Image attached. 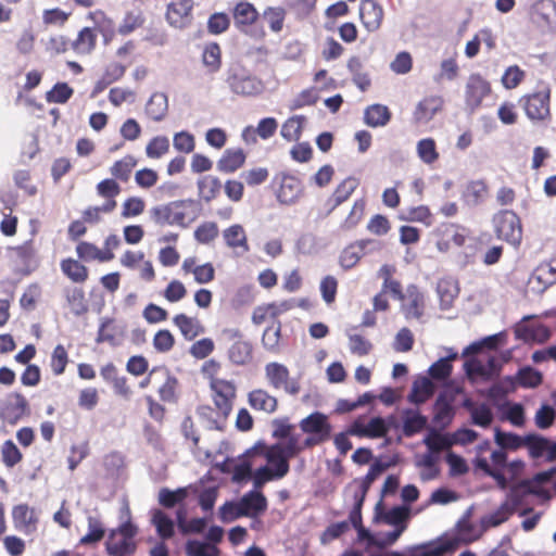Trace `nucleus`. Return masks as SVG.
I'll return each instance as SVG.
<instances>
[{"instance_id": "obj_1", "label": "nucleus", "mask_w": 556, "mask_h": 556, "mask_svg": "<svg viewBox=\"0 0 556 556\" xmlns=\"http://www.w3.org/2000/svg\"><path fill=\"white\" fill-rule=\"evenodd\" d=\"M153 220L160 225L188 227L198 216L197 205L192 200L174 201L151 210Z\"/></svg>"}, {"instance_id": "obj_2", "label": "nucleus", "mask_w": 556, "mask_h": 556, "mask_svg": "<svg viewBox=\"0 0 556 556\" xmlns=\"http://www.w3.org/2000/svg\"><path fill=\"white\" fill-rule=\"evenodd\" d=\"M138 527L132 521H123L110 530L105 542V549L110 556H131L137 549L136 535Z\"/></svg>"}, {"instance_id": "obj_3", "label": "nucleus", "mask_w": 556, "mask_h": 556, "mask_svg": "<svg viewBox=\"0 0 556 556\" xmlns=\"http://www.w3.org/2000/svg\"><path fill=\"white\" fill-rule=\"evenodd\" d=\"M225 81L232 93L241 97H256L264 90L263 81L239 64L228 67Z\"/></svg>"}, {"instance_id": "obj_4", "label": "nucleus", "mask_w": 556, "mask_h": 556, "mask_svg": "<svg viewBox=\"0 0 556 556\" xmlns=\"http://www.w3.org/2000/svg\"><path fill=\"white\" fill-rule=\"evenodd\" d=\"M265 379L274 390H283L287 394L298 395L301 387L298 379L290 377V371L281 363L270 362L264 367Z\"/></svg>"}, {"instance_id": "obj_5", "label": "nucleus", "mask_w": 556, "mask_h": 556, "mask_svg": "<svg viewBox=\"0 0 556 556\" xmlns=\"http://www.w3.org/2000/svg\"><path fill=\"white\" fill-rule=\"evenodd\" d=\"M491 463L484 457H476L473 465L476 468L482 470L486 476L491 477L501 490H506L508 486V478L503 472L507 464V453L502 448H496L491 452Z\"/></svg>"}, {"instance_id": "obj_6", "label": "nucleus", "mask_w": 556, "mask_h": 556, "mask_svg": "<svg viewBox=\"0 0 556 556\" xmlns=\"http://www.w3.org/2000/svg\"><path fill=\"white\" fill-rule=\"evenodd\" d=\"M493 223L498 239L515 247L521 242L522 228L516 213L508 210L501 211L494 216Z\"/></svg>"}, {"instance_id": "obj_7", "label": "nucleus", "mask_w": 556, "mask_h": 556, "mask_svg": "<svg viewBox=\"0 0 556 556\" xmlns=\"http://www.w3.org/2000/svg\"><path fill=\"white\" fill-rule=\"evenodd\" d=\"M514 513L515 511L508 506V504L503 502L496 510L484 515L480 519V528H481L480 531L469 534V533H467V531L471 530V526L459 525V534H460L462 539L467 542L475 541V540L479 539L481 536V534L483 532H485L486 530H489L490 528H495V527H498L502 523L506 522L510 518V516L514 515Z\"/></svg>"}, {"instance_id": "obj_8", "label": "nucleus", "mask_w": 556, "mask_h": 556, "mask_svg": "<svg viewBox=\"0 0 556 556\" xmlns=\"http://www.w3.org/2000/svg\"><path fill=\"white\" fill-rule=\"evenodd\" d=\"M525 111L530 119H544L549 114V88L542 86L532 94L523 97Z\"/></svg>"}, {"instance_id": "obj_9", "label": "nucleus", "mask_w": 556, "mask_h": 556, "mask_svg": "<svg viewBox=\"0 0 556 556\" xmlns=\"http://www.w3.org/2000/svg\"><path fill=\"white\" fill-rule=\"evenodd\" d=\"M491 92L490 83L479 74H471L466 83L465 102L470 110L480 106L483 99Z\"/></svg>"}, {"instance_id": "obj_10", "label": "nucleus", "mask_w": 556, "mask_h": 556, "mask_svg": "<svg viewBox=\"0 0 556 556\" xmlns=\"http://www.w3.org/2000/svg\"><path fill=\"white\" fill-rule=\"evenodd\" d=\"M464 368L471 380L478 377L489 380L500 374L501 362L494 356L488 357L485 362L480 358H470L464 364Z\"/></svg>"}, {"instance_id": "obj_11", "label": "nucleus", "mask_w": 556, "mask_h": 556, "mask_svg": "<svg viewBox=\"0 0 556 556\" xmlns=\"http://www.w3.org/2000/svg\"><path fill=\"white\" fill-rule=\"evenodd\" d=\"M192 0H174L167 5L166 20L175 28H186L192 23Z\"/></svg>"}, {"instance_id": "obj_12", "label": "nucleus", "mask_w": 556, "mask_h": 556, "mask_svg": "<svg viewBox=\"0 0 556 556\" xmlns=\"http://www.w3.org/2000/svg\"><path fill=\"white\" fill-rule=\"evenodd\" d=\"M530 319L532 316H525L516 324L514 327L516 338L525 342H545L551 336L549 329L542 324H531Z\"/></svg>"}, {"instance_id": "obj_13", "label": "nucleus", "mask_w": 556, "mask_h": 556, "mask_svg": "<svg viewBox=\"0 0 556 556\" xmlns=\"http://www.w3.org/2000/svg\"><path fill=\"white\" fill-rule=\"evenodd\" d=\"M12 520L14 528L24 534L28 535L37 530L38 515L27 504H18L12 508Z\"/></svg>"}, {"instance_id": "obj_14", "label": "nucleus", "mask_w": 556, "mask_h": 556, "mask_svg": "<svg viewBox=\"0 0 556 556\" xmlns=\"http://www.w3.org/2000/svg\"><path fill=\"white\" fill-rule=\"evenodd\" d=\"M389 431V427L381 417H374L367 425L364 424L363 419L357 418L348 429L351 435L366 437V438H381Z\"/></svg>"}, {"instance_id": "obj_15", "label": "nucleus", "mask_w": 556, "mask_h": 556, "mask_svg": "<svg viewBox=\"0 0 556 556\" xmlns=\"http://www.w3.org/2000/svg\"><path fill=\"white\" fill-rule=\"evenodd\" d=\"M359 18L366 30L374 33L381 26L383 9L375 0H362L359 4Z\"/></svg>"}, {"instance_id": "obj_16", "label": "nucleus", "mask_w": 556, "mask_h": 556, "mask_svg": "<svg viewBox=\"0 0 556 556\" xmlns=\"http://www.w3.org/2000/svg\"><path fill=\"white\" fill-rule=\"evenodd\" d=\"M508 492L506 494L505 503L516 511L519 506H521L526 500V497L530 494H540L541 490H539L535 485H532V481L523 479L518 482H514L507 486Z\"/></svg>"}, {"instance_id": "obj_17", "label": "nucleus", "mask_w": 556, "mask_h": 556, "mask_svg": "<svg viewBox=\"0 0 556 556\" xmlns=\"http://www.w3.org/2000/svg\"><path fill=\"white\" fill-rule=\"evenodd\" d=\"M27 406V401L23 395L12 393L0 407V417L4 421L14 425L26 414Z\"/></svg>"}, {"instance_id": "obj_18", "label": "nucleus", "mask_w": 556, "mask_h": 556, "mask_svg": "<svg viewBox=\"0 0 556 556\" xmlns=\"http://www.w3.org/2000/svg\"><path fill=\"white\" fill-rule=\"evenodd\" d=\"M403 300L402 309L406 319H419L424 315L425 298L416 286H408Z\"/></svg>"}, {"instance_id": "obj_19", "label": "nucleus", "mask_w": 556, "mask_h": 556, "mask_svg": "<svg viewBox=\"0 0 556 556\" xmlns=\"http://www.w3.org/2000/svg\"><path fill=\"white\" fill-rule=\"evenodd\" d=\"M303 192L301 181L294 176L285 175L281 178L279 190L277 191V200L281 204L291 205L298 202Z\"/></svg>"}, {"instance_id": "obj_20", "label": "nucleus", "mask_w": 556, "mask_h": 556, "mask_svg": "<svg viewBox=\"0 0 556 556\" xmlns=\"http://www.w3.org/2000/svg\"><path fill=\"white\" fill-rule=\"evenodd\" d=\"M443 99L439 96H430L422 99L416 106L414 118L417 123L426 124L442 109Z\"/></svg>"}, {"instance_id": "obj_21", "label": "nucleus", "mask_w": 556, "mask_h": 556, "mask_svg": "<svg viewBox=\"0 0 556 556\" xmlns=\"http://www.w3.org/2000/svg\"><path fill=\"white\" fill-rule=\"evenodd\" d=\"M300 426L303 432L309 434L329 438L331 433V426L327 420V416L318 412L304 418Z\"/></svg>"}, {"instance_id": "obj_22", "label": "nucleus", "mask_w": 556, "mask_h": 556, "mask_svg": "<svg viewBox=\"0 0 556 556\" xmlns=\"http://www.w3.org/2000/svg\"><path fill=\"white\" fill-rule=\"evenodd\" d=\"M249 404L256 410L273 414L277 409V399L264 389H255L249 393Z\"/></svg>"}, {"instance_id": "obj_23", "label": "nucleus", "mask_w": 556, "mask_h": 556, "mask_svg": "<svg viewBox=\"0 0 556 556\" xmlns=\"http://www.w3.org/2000/svg\"><path fill=\"white\" fill-rule=\"evenodd\" d=\"M242 513L247 517H256L267 508L266 497L257 491H250L240 498Z\"/></svg>"}, {"instance_id": "obj_24", "label": "nucleus", "mask_w": 556, "mask_h": 556, "mask_svg": "<svg viewBox=\"0 0 556 556\" xmlns=\"http://www.w3.org/2000/svg\"><path fill=\"white\" fill-rule=\"evenodd\" d=\"M446 352L445 356L439 358L429 367L428 374L431 379L444 381L450 378L453 369L451 363L457 358V353L453 349H446Z\"/></svg>"}, {"instance_id": "obj_25", "label": "nucleus", "mask_w": 556, "mask_h": 556, "mask_svg": "<svg viewBox=\"0 0 556 556\" xmlns=\"http://www.w3.org/2000/svg\"><path fill=\"white\" fill-rule=\"evenodd\" d=\"M173 323L178 327L182 337L191 341L199 334L204 332V328L200 320L195 317L187 316L186 314H178L174 317Z\"/></svg>"}, {"instance_id": "obj_26", "label": "nucleus", "mask_w": 556, "mask_h": 556, "mask_svg": "<svg viewBox=\"0 0 556 556\" xmlns=\"http://www.w3.org/2000/svg\"><path fill=\"white\" fill-rule=\"evenodd\" d=\"M245 162L242 149H227L217 162V169L223 173H233Z\"/></svg>"}, {"instance_id": "obj_27", "label": "nucleus", "mask_w": 556, "mask_h": 556, "mask_svg": "<svg viewBox=\"0 0 556 556\" xmlns=\"http://www.w3.org/2000/svg\"><path fill=\"white\" fill-rule=\"evenodd\" d=\"M368 244H370V241L362 240L346 247L340 255V265L344 269L354 267L366 254V247Z\"/></svg>"}, {"instance_id": "obj_28", "label": "nucleus", "mask_w": 556, "mask_h": 556, "mask_svg": "<svg viewBox=\"0 0 556 556\" xmlns=\"http://www.w3.org/2000/svg\"><path fill=\"white\" fill-rule=\"evenodd\" d=\"M264 455L269 464L268 467L277 478L281 479L289 472V459L281 454L279 448L271 445L265 450Z\"/></svg>"}, {"instance_id": "obj_29", "label": "nucleus", "mask_w": 556, "mask_h": 556, "mask_svg": "<svg viewBox=\"0 0 556 556\" xmlns=\"http://www.w3.org/2000/svg\"><path fill=\"white\" fill-rule=\"evenodd\" d=\"M168 110V99L167 96L163 92H154L146 104V113L147 115L155 121H162Z\"/></svg>"}, {"instance_id": "obj_30", "label": "nucleus", "mask_w": 556, "mask_h": 556, "mask_svg": "<svg viewBox=\"0 0 556 556\" xmlns=\"http://www.w3.org/2000/svg\"><path fill=\"white\" fill-rule=\"evenodd\" d=\"M66 304L75 316H80L88 311L85 292L78 287H67L64 289Z\"/></svg>"}, {"instance_id": "obj_31", "label": "nucleus", "mask_w": 556, "mask_h": 556, "mask_svg": "<svg viewBox=\"0 0 556 556\" xmlns=\"http://www.w3.org/2000/svg\"><path fill=\"white\" fill-rule=\"evenodd\" d=\"M434 389L435 387L430 378L419 377L414 381L408 397L413 403L420 404L432 396Z\"/></svg>"}, {"instance_id": "obj_32", "label": "nucleus", "mask_w": 556, "mask_h": 556, "mask_svg": "<svg viewBox=\"0 0 556 556\" xmlns=\"http://www.w3.org/2000/svg\"><path fill=\"white\" fill-rule=\"evenodd\" d=\"M391 118V113L386 105L372 104L369 105L364 113V121L370 127L386 126Z\"/></svg>"}, {"instance_id": "obj_33", "label": "nucleus", "mask_w": 556, "mask_h": 556, "mask_svg": "<svg viewBox=\"0 0 556 556\" xmlns=\"http://www.w3.org/2000/svg\"><path fill=\"white\" fill-rule=\"evenodd\" d=\"M202 64L208 74H215L222 66L220 47L215 42L205 45L202 52Z\"/></svg>"}, {"instance_id": "obj_34", "label": "nucleus", "mask_w": 556, "mask_h": 556, "mask_svg": "<svg viewBox=\"0 0 556 556\" xmlns=\"http://www.w3.org/2000/svg\"><path fill=\"white\" fill-rule=\"evenodd\" d=\"M464 406L469 410L473 425L486 428L493 421L492 409L485 405H475L471 401H465Z\"/></svg>"}, {"instance_id": "obj_35", "label": "nucleus", "mask_w": 556, "mask_h": 556, "mask_svg": "<svg viewBox=\"0 0 556 556\" xmlns=\"http://www.w3.org/2000/svg\"><path fill=\"white\" fill-rule=\"evenodd\" d=\"M151 522L155 527L156 533L163 540L169 539L174 534V521L161 509L151 510Z\"/></svg>"}, {"instance_id": "obj_36", "label": "nucleus", "mask_w": 556, "mask_h": 556, "mask_svg": "<svg viewBox=\"0 0 556 556\" xmlns=\"http://www.w3.org/2000/svg\"><path fill=\"white\" fill-rule=\"evenodd\" d=\"M198 415L202 424L207 429H224L227 417L222 416V413H219V410H217L216 408L206 405L200 406L198 408Z\"/></svg>"}, {"instance_id": "obj_37", "label": "nucleus", "mask_w": 556, "mask_h": 556, "mask_svg": "<svg viewBox=\"0 0 556 556\" xmlns=\"http://www.w3.org/2000/svg\"><path fill=\"white\" fill-rule=\"evenodd\" d=\"M223 237L226 244L231 249H241L242 253L249 251L247 235L241 225H232L224 230Z\"/></svg>"}, {"instance_id": "obj_38", "label": "nucleus", "mask_w": 556, "mask_h": 556, "mask_svg": "<svg viewBox=\"0 0 556 556\" xmlns=\"http://www.w3.org/2000/svg\"><path fill=\"white\" fill-rule=\"evenodd\" d=\"M359 181L355 177H348L343 181H341L336 190L333 191L330 202L332 203L331 210L339 206L341 203L346 201L350 195L355 191V189L358 187Z\"/></svg>"}, {"instance_id": "obj_39", "label": "nucleus", "mask_w": 556, "mask_h": 556, "mask_svg": "<svg viewBox=\"0 0 556 556\" xmlns=\"http://www.w3.org/2000/svg\"><path fill=\"white\" fill-rule=\"evenodd\" d=\"M507 333L505 331L483 338L480 341L469 344L463 352V356L479 353L482 349H495L506 342Z\"/></svg>"}, {"instance_id": "obj_40", "label": "nucleus", "mask_w": 556, "mask_h": 556, "mask_svg": "<svg viewBox=\"0 0 556 556\" xmlns=\"http://www.w3.org/2000/svg\"><path fill=\"white\" fill-rule=\"evenodd\" d=\"M96 41L97 35L93 29L85 27L78 33L77 38L71 41V48L78 54H88L93 50Z\"/></svg>"}, {"instance_id": "obj_41", "label": "nucleus", "mask_w": 556, "mask_h": 556, "mask_svg": "<svg viewBox=\"0 0 556 556\" xmlns=\"http://www.w3.org/2000/svg\"><path fill=\"white\" fill-rule=\"evenodd\" d=\"M256 9L248 2H240L233 10V20L238 28L243 29L252 25L257 18Z\"/></svg>"}, {"instance_id": "obj_42", "label": "nucleus", "mask_w": 556, "mask_h": 556, "mask_svg": "<svg viewBox=\"0 0 556 556\" xmlns=\"http://www.w3.org/2000/svg\"><path fill=\"white\" fill-rule=\"evenodd\" d=\"M264 446L255 445L252 448L248 450L240 458V462L233 467V481L240 482L252 475V464L248 460V458L256 455L260 451H263Z\"/></svg>"}, {"instance_id": "obj_43", "label": "nucleus", "mask_w": 556, "mask_h": 556, "mask_svg": "<svg viewBox=\"0 0 556 556\" xmlns=\"http://www.w3.org/2000/svg\"><path fill=\"white\" fill-rule=\"evenodd\" d=\"M228 356L233 364L245 365L252 359V344L245 340H237L229 348Z\"/></svg>"}, {"instance_id": "obj_44", "label": "nucleus", "mask_w": 556, "mask_h": 556, "mask_svg": "<svg viewBox=\"0 0 556 556\" xmlns=\"http://www.w3.org/2000/svg\"><path fill=\"white\" fill-rule=\"evenodd\" d=\"M305 117L302 115H294L289 117L281 126V137L291 142L298 141L302 135V129L305 125Z\"/></svg>"}, {"instance_id": "obj_45", "label": "nucleus", "mask_w": 556, "mask_h": 556, "mask_svg": "<svg viewBox=\"0 0 556 556\" xmlns=\"http://www.w3.org/2000/svg\"><path fill=\"white\" fill-rule=\"evenodd\" d=\"M61 270L66 277L76 283H81L88 278L87 268L78 261L73 258L63 260L61 262Z\"/></svg>"}, {"instance_id": "obj_46", "label": "nucleus", "mask_w": 556, "mask_h": 556, "mask_svg": "<svg viewBox=\"0 0 556 556\" xmlns=\"http://www.w3.org/2000/svg\"><path fill=\"white\" fill-rule=\"evenodd\" d=\"M424 444L429 452H433L437 455H439L441 451L450 450L454 445L451 434H442L435 430H432L424 439Z\"/></svg>"}, {"instance_id": "obj_47", "label": "nucleus", "mask_w": 556, "mask_h": 556, "mask_svg": "<svg viewBox=\"0 0 556 556\" xmlns=\"http://www.w3.org/2000/svg\"><path fill=\"white\" fill-rule=\"evenodd\" d=\"M377 517L380 518L384 523L392 526L394 528H399L400 526L407 527V520L409 518V508L404 506H395L390 510H387L382 514H377Z\"/></svg>"}, {"instance_id": "obj_48", "label": "nucleus", "mask_w": 556, "mask_h": 556, "mask_svg": "<svg viewBox=\"0 0 556 556\" xmlns=\"http://www.w3.org/2000/svg\"><path fill=\"white\" fill-rule=\"evenodd\" d=\"M494 441L503 451H515L520 446L526 445V435L521 437L516 433L505 432L496 428L494 433Z\"/></svg>"}, {"instance_id": "obj_49", "label": "nucleus", "mask_w": 556, "mask_h": 556, "mask_svg": "<svg viewBox=\"0 0 556 556\" xmlns=\"http://www.w3.org/2000/svg\"><path fill=\"white\" fill-rule=\"evenodd\" d=\"M437 293L440 299L441 308L447 309L451 307L454 299L458 294V288L453 280L442 279L438 282Z\"/></svg>"}, {"instance_id": "obj_50", "label": "nucleus", "mask_w": 556, "mask_h": 556, "mask_svg": "<svg viewBox=\"0 0 556 556\" xmlns=\"http://www.w3.org/2000/svg\"><path fill=\"white\" fill-rule=\"evenodd\" d=\"M416 152L426 165H431L439 160L437 143L432 138L420 139L416 144Z\"/></svg>"}, {"instance_id": "obj_51", "label": "nucleus", "mask_w": 556, "mask_h": 556, "mask_svg": "<svg viewBox=\"0 0 556 556\" xmlns=\"http://www.w3.org/2000/svg\"><path fill=\"white\" fill-rule=\"evenodd\" d=\"M76 252L78 257L84 261L98 260L100 262H105L113 258V254L110 251H101L96 245L89 242H80L76 247Z\"/></svg>"}, {"instance_id": "obj_52", "label": "nucleus", "mask_w": 556, "mask_h": 556, "mask_svg": "<svg viewBox=\"0 0 556 556\" xmlns=\"http://www.w3.org/2000/svg\"><path fill=\"white\" fill-rule=\"evenodd\" d=\"M280 336L281 325L279 321H274L263 332L262 344L264 349L271 353H278L280 351Z\"/></svg>"}, {"instance_id": "obj_53", "label": "nucleus", "mask_w": 556, "mask_h": 556, "mask_svg": "<svg viewBox=\"0 0 556 556\" xmlns=\"http://www.w3.org/2000/svg\"><path fill=\"white\" fill-rule=\"evenodd\" d=\"M164 374L159 377V395L164 402H174L176 399L177 379L169 374L167 368H165Z\"/></svg>"}, {"instance_id": "obj_54", "label": "nucleus", "mask_w": 556, "mask_h": 556, "mask_svg": "<svg viewBox=\"0 0 556 556\" xmlns=\"http://www.w3.org/2000/svg\"><path fill=\"white\" fill-rule=\"evenodd\" d=\"M188 496V488H178L177 490H169L162 488L159 491V503L165 508H173L181 503Z\"/></svg>"}, {"instance_id": "obj_55", "label": "nucleus", "mask_w": 556, "mask_h": 556, "mask_svg": "<svg viewBox=\"0 0 556 556\" xmlns=\"http://www.w3.org/2000/svg\"><path fill=\"white\" fill-rule=\"evenodd\" d=\"M544 282L542 289H545L547 285H552L556 281V260H552L547 264L541 265L531 276L529 282Z\"/></svg>"}, {"instance_id": "obj_56", "label": "nucleus", "mask_w": 556, "mask_h": 556, "mask_svg": "<svg viewBox=\"0 0 556 556\" xmlns=\"http://www.w3.org/2000/svg\"><path fill=\"white\" fill-rule=\"evenodd\" d=\"M198 189L200 198L208 202L218 193L220 189V181L218 178L207 175L199 179Z\"/></svg>"}, {"instance_id": "obj_57", "label": "nucleus", "mask_w": 556, "mask_h": 556, "mask_svg": "<svg viewBox=\"0 0 556 556\" xmlns=\"http://www.w3.org/2000/svg\"><path fill=\"white\" fill-rule=\"evenodd\" d=\"M144 23V17L140 11H129L122 20L117 31L119 35L127 36L141 27Z\"/></svg>"}, {"instance_id": "obj_58", "label": "nucleus", "mask_w": 556, "mask_h": 556, "mask_svg": "<svg viewBox=\"0 0 556 556\" xmlns=\"http://www.w3.org/2000/svg\"><path fill=\"white\" fill-rule=\"evenodd\" d=\"M389 467L388 464H382L381 462H375L365 478L363 479L359 489L355 492L361 495V501H364L366 494L371 485V483Z\"/></svg>"}, {"instance_id": "obj_59", "label": "nucleus", "mask_w": 556, "mask_h": 556, "mask_svg": "<svg viewBox=\"0 0 556 556\" xmlns=\"http://www.w3.org/2000/svg\"><path fill=\"white\" fill-rule=\"evenodd\" d=\"M137 165V161L131 155H126L122 160L116 161L110 172L115 178L127 181L130 177L132 168Z\"/></svg>"}, {"instance_id": "obj_60", "label": "nucleus", "mask_w": 556, "mask_h": 556, "mask_svg": "<svg viewBox=\"0 0 556 556\" xmlns=\"http://www.w3.org/2000/svg\"><path fill=\"white\" fill-rule=\"evenodd\" d=\"M188 556H218V548L210 543L199 540H190L186 544Z\"/></svg>"}, {"instance_id": "obj_61", "label": "nucleus", "mask_w": 556, "mask_h": 556, "mask_svg": "<svg viewBox=\"0 0 556 556\" xmlns=\"http://www.w3.org/2000/svg\"><path fill=\"white\" fill-rule=\"evenodd\" d=\"M456 544L448 540L445 542L431 543L413 548V552L419 551L420 556H441L444 553L454 549Z\"/></svg>"}, {"instance_id": "obj_62", "label": "nucleus", "mask_w": 556, "mask_h": 556, "mask_svg": "<svg viewBox=\"0 0 556 556\" xmlns=\"http://www.w3.org/2000/svg\"><path fill=\"white\" fill-rule=\"evenodd\" d=\"M104 528L102 523L94 517L88 518V532L80 539L81 545L97 543L104 536Z\"/></svg>"}, {"instance_id": "obj_63", "label": "nucleus", "mask_w": 556, "mask_h": 556, "mask_svg": "<svg viewBox=\"0 0 556 556\" xmlns=\"http://www.w3.org/2000/svg\"><path fill=\"white\" fill-rule=\"evenodd\" d=\"M169 150V140L165 136H156L147 144L146 153L150 159H160Z\"/></svg>"}, {"instance_id": "obj_64", "label": "nucleus", "mask_w": 556, "mask_h": 556, "mask_svg": "<svg viewBox=\"0 0 556 556\" xmlns=\"http://www.w3.org/2000/svg\"><path fill=\"white\" fill-rule=\"evenodd\" d=\"M146 203L139 197H130L125 200L122 205L121 216L123 218H132L141 215L144 212Z\"/></svg>"}]
</instances>
